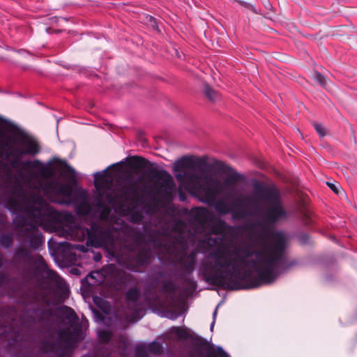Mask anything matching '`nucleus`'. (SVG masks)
<instances>
[{
  "label": "nucleus",
  "instance_id": "obj_43",
  "mask_svg": "<svg viewBox=\"0 0 357 357\" xmlns=\"http://www.w3.org/2000/svg\"><path fill=\"white\" fill-rule=\"evenodd\" d=\"M23 357H35L32 353H28L26 356Z\"/></svg>",
  "mask_w": 357,
  "mask_h": 357
},
{
  "label": "nucleus",
  "instance_id": "obj_31",
  "mask_svg": "<svg viewBox=\"0 0 357 357\" xmlns=\"http://www.w3.org/2000/svg\"><path fill=\"white\" fill-rule=\"evenodd\" d=\"M135 357H149L146 347L143 345L136 347Z\"/></svg>",
  "mask_w": 357,
  "mask_h": 357
},
{
  "label": "nucleus",
  "instance_id": "obj_4",
  "mask_svg": "<svg viewBox=\"0 0 357 357\" xmlns=\"http://www.w3.org/2000/svg\"><path fill=\"white\" fill-rule=\"evenodd\" d=\"M17 302L22 306L20 325L17 324L13 309L10 307L0 309V337L13 344L29 340L36 325L44 328H50L55 316L51 307V301L43 291L32 289L21 291Z\"/></svg>",
  "mask_w": 357,
  "mask_h": 357
},
{
  "label": "nucleus",
  "instance_id": "obj_19",
  "mask_svg": "<svg viewBox=\"0 0 357 357\" xmlns=\"http://www.w3.org/2000/svg\"><path fill=\"white\" fill-rule=\"evenodd\" d=\"M107 169L103 172H96L94 174L95 176V186L98 190L103 188L109 189L111 181H109L106 178Z\"/></svg>",
  "mask_w": 357,
  "mask_h": 357
},
{
  "label": "nucleus",
  "instance_id": "obj_42",
  "mask_svg": "<svg viewBox=\"0 0 357 357\" xmlns=\"http://www.w3.org/2000/svg\"><path fill=\"white\" fill-rule=\"evenodd\" d=\"M217 310H218V307H216V309L215 310L214 312H213V320H215V317L217 315Z\"/></svg>",
  "mask_w": 357,
  "mask_h": 357
},
{
  "label": "nucleus",
  "instance_id": "obj_5",
  "mask_svg": "<svg viewBox=\"0 0 357 357\" xmlns=\"http://www.w3.org/2000/svg\"><path fill=\"white\" fill-rule=\"evenodd\" d=\"M208 204H213L215 210L220 215L232 211L235 218H245L248 215V209L255 212L261 211L264 222L268 226L275 225L288 217L279 190L275 186L264 185L259 181L253 183L252 194L243 195L236 198L231 208L223 200Z\"/></svg>",
  "mask_w": 357,
  "mask_h": 357
},
{
  "label": "nucleus",
  "instance_id": "obj_38",
  "mask_svg": "<svg viewBox=\"0 0 357 357\" xmlns=\"http://www.w3.org/2000/svg\"><path fill=\"white\" fill-rule=\"evenodd\" d=\"M102 259V255L100 252L93 253V259L98 262Z\"/></svg>",
  "mask_w": 357,
  "mask_h": 357
},
{
  "label": "nucleus",
  "instance_id": "obj_6",
  "mask_svg": "<svg viewBox=\"0 0 357 357\" xmlns=\"http://www.w3.org/2000/svg\"><path fill=\"white\" fill-rule=\"evenodd\" d=\"M41 151L38 139L17 124L8 121L0 137V158L9 160L7 163L0 160V174L12 178V169L21 172L22 169H36L39 160L33 161L22 159L25 155L34 156Z\"/></svg>",
  "mask_w": 357,
  "mask_h": 357
},
{
  "label": "nucleus",
  "instance_id": "obj_48",
  "mask_svg": "<svg viewBox=\"0 0 357 357\" xmlns=\"http://www.w3.org/2000/svg\"><path fill=\"white\" fill-rule=\"evenodd\" d=\"M88 277H90V278H93V276L92 275V274H91V273H89V274L88 275Z\"/></svg>",
  "mask_w": 357,
  "mask_h": 357
},
{
  "label": "nucleus",
  "instance_id": "obj_28",
  "mask_svg": "<svg viewBox=\"0 0 357 357\" xmlns=\"http://www.w3.org/2000/svg\"><path fill=\"white\" fill-rule=\"evenodd\" d=\"M112 333L107 330H102L98 333L100 341L103 344L109 343L112 340Z\"/></svg>",
  "mask_w": 357,
  "mask_h": 357
},
{
  "label": "nucleus",
  "instance_id": "obj_3",
  "mask_svg": "<svg viewBox=\"0 0 357 357\" xmlns=\"http://www.w3.org/2000/svg\"><path fill=\"white\" fill-rule=\"evenodd\" d=\"M128 166L135 172H140L144 168H149L147 176L151 182V189L155 199L153 203H145L143 195H139L135 182L123 185L116 189L114 195H107V201L125 215L130 218V222L140 223L144 217L142 211L139 210L143 206L145 213L153 215L158 210V204H169L174 200L176 192V183L172 175L165 169L153 167L151 162L142 156L134 155L126 159Z\"/></svg>",
  "mask_w": 357,
  "mask_h": 357
},
{
  "label": "nucleus",
  "instance_id": "obj_11",
  "mask_svg": "<svg viewBox=\"0 0 357 357\" xmlns=\"http://www.w3.org/2000/svg\"><path fill=\"white\" fill-rule=\"evenodd\" d=\"M211 167L218 173L227 174V177L224 180V184L226 186H234L238 183L243 182L245 180L243 175L240 174L234 168L222 161L218 160H214L211 164Z\"/></svg>",
  "mask_w": 357,
  "mask_h": 357
},
{
  "label": "nucleus",
  "instance_id": "obj_46",
  "mask_svg": "<svg viewBox=\"0 0 357 357\" xmlns=\"http://www.w3.org/2000/svg\"><path fill=\"white\" fill-rule=\"evenodd\" d=\"M97 315L98 316V317H100V319H103V317L99 313L97 312Z\"/></svg>",
  "mask_w": 357,
  "mask_h": 357
},
{
  "label": "nucleus",
  "instance_id": "obj_8",
  "mask_svg": "<svg viewBox=\"0 0 357 357\" xmlns=\"http://www.w3.org/2000/svg\"><path fill=\"white\" fill-rule=\"evenodd\" d=\"M57 335L58 339L54 341H41L43 352L54 354L56 357H70L77 344L84 337L82 325L79 321L70 324V327L59 330Z\"/></svg>",
  "mask_w": 357,
  "mask_h": 357
},
{
  "label": "nucleus",
  "instance_id": "obj_17",
  "mask_svg": "<svg viewBox=\"0 0 357 357\" xmlns=\"http://www.w3.org/2000/svg\"><path fill=\"white\" fill-rule=\"evenodd\" d=\"M157 284V280L154 279L151 281L149 286L147 287L144 290L146 299L153 303H159L160 302V297L158 295L155 290Z\"/></svg>",
  "mask_w": 357,
  "mask_h": 357
},
{
  "label": "nucleus",
  "instance_id": "obj_1",
  "mask_svg": "<svg viewBox=\"0 0 357 357\" xmlns=\"http://www.w3.org/2000/svg\"><path fill=\"white\" fill-rule=\"evenodd\" d=\"M225 228L222 220L214 224L209 235L200 239L195 249L188 254L186 250L195 244L196 236L186 230L184 222L178 220L173 227L175 234L157 243L158 252L163 257L180 265L178 279L188 286L189 290L193 291L197 289V283L190 275L195 268L197 252L206 253L212 250L200 266L205 281L231 290L241 289V282L251 276L250 270L242 271L241 266L257 273L248 288L271 284L281 271L289 268L285 255L287 239L282 232H275L271 243H264L258 249H254L250 245H239L227 238L224 234Z\"/></svg>",
  "mask_w": 357,
  "mask_h": 357
},
{
  "label": "nucleus",
  "instance_id": "obj_33",
  "mask_svg": "<svg viewBox=\"0 0 357 357\" xmlns=\"http://www.w3.org/2000/svg\"><path fill=\"white\" fill-rule=\"evenodd\" d=\"M10 282V276L4 273H0V286L7 284Z\"/></svg>",
  "mask_w": 357,
  "mask_h": 357
},
{
  "label": "nucleus",
  "instance_id": "obj_40",
  "mask_svg": "<svg viewBox=\"0 0 357 357\" xmlns=\"http://www.w3.org/2000/svg\"><path fill=\"white\" fill-rule=\"evenodd\" d=\"M245 6H247L248 8H250L254 13H257L256 8L253 6H251L249 4H246Z\"/></svg>",
  "mask_w": 357,
  "mask_h": 357
},
{
  "label": "nucleus",
  "instance_id": "obj_29",
  "mask_svg": "<svg viewBox=\"0 0 357 357\" xmlns=\"http://www.w3.org/2000/svg\"><path fill=\"white\" fill-rule=\"evenodd\" d=\"M173 332L181 340H187L190 337L189 333L184 328L175 327L173 328Z\"/></svg>",
  "mask_w": 357,
  "mask_h": 357
},
{
  "label": "nucleus",
  "instance_id": "obj_49",
  "mask_svg": "<svg viewBox=\"0 0 357 357\" xmlns=\"http://www.w3.org/2000/svg\"><path fill=\"white\" fill-rule=\"evenodd\" d=\"M119 163H116V164H113L112 165H111L110 167H114L115 165H119Z\"/></svg>",
  "mask_w": 357,
  "mask_h": 357
},
{
  "label": "nucleus",
  "instance_id": "obj_10",
  "mask_svg": "<svg viewBox=\"0 0 357 357\" xmlns=\"http://www.w3.org/2000/svg\"><path fill=\"white\" fill-rule=\"evenodd\" d=\"M84 234L87 236L86 246L80 244H71L66 243V247L72 250H76L81 252H88L87 247L100 248L108 245L112 241L110 231L101 225L93 223L90 228H86Z\"/></svg>",
  "mask_w": 357,
  "mask_h": 357
},
{
  "label": "nucleus",
  "instance_id": "obj_47",
  "mask_svg": "<svg viewBox=\"0 0 357 357\" xmlns=\"http://www.w3.org/2000/svg\"><path fill=\"white\" fill-rule=\"evenodd\" d=\"M302 237H303L305 239H307L308 238L307 234H303Z\"/></svg>",
  "mask_w": 357,
  "mask_h": 357
},
{
  "label": "nucleus",
  "instance_id": "obj_44",
  "mask_svg": "<svg viewBox=\"0 0 357 357\" xmlns=\"http://www.w3.org/2000/svg\"><path fill=\"white\" fill-rule=\"evenodd\" d=\"M72 273H75V274H77L78 273V270L77 268H73L72 269Z\"/></svg>",
  "mask_w": 357,
  "mask_h": 357
},
{
  "label": "nucleus",
  "instance_id": "obj_14",
  "mask_svg": "<svg viewBox=\"0 0 357 357\" xmlns=\"http://www.w3.org/2000/svg\"><path fill=\"white\" fill-rule=\"evenodd\" d=\"M59 171L61 175L66 178L71 183L75 184L77 182L75 170L64 160L58 161Z\"/></svg>",
  "mask_w": 357,
  "mask_h": 357
},
{
  "label": "nucleus",
  "instance_id": "obj_39",
  "mask_svg": "<svg viewBox=\"0 0 357 357\" xmlns=\"http://www.w3.org/2000/svg\"><path fill=\"white\" fill-rule=\"evenodd\" d=\"M6 224V219L5 216L2 214H0V227H4Z\"/></svg>",
  "mask_w": 357,
  "mask_h": 357
},
{
  "label": "nucleus",
  "instance_id": "obj_24",
  "mask_svg": "<svg viewBox=\"0 0 357 357\" xmlns=\"http://www.w3.org/2000/svg\"><path fill=\"white\" fill-rule=\"evenodd\" d=\"M38 169V172L40 174L45 178H49L54 175V171L52 167L49 166H45L40 162V164L38 165L36 167Z\"/></svg>",
  "mask_w": 357,
  "mask_h": 357
},
{
  "label": "nucleus",
  "instance_id": "obj_20",
  "mask_svg": "<svg viewBox=\"0 0 357 357\" xmlns=\"http://www.w3.org/2000/svg\"><path fill=\"white\" fill-rule=\"evenodd\" d=\"M14 59L18 65L25 69L29 66L28 63L26 61L31 60L32 56L25 50H21L15 52Z\"/></svg>",
  "mask_w": 357,
  "mask_h": 357
},
{
  "label": "nucleus",
  "instance_id": "obj_27",
  "mask_svg": "<svg viewBox=\"0 0 357 357\" xmlns=\"http://www.w3.org/2000/svg\"><path fill=\"white\" fill-rule=\"evenodd\" d=\"M119 279L121 283L124 285L134 284L136 281V278L133 275L125 272L119 275Z\"/></svg>",
  "mask_w": 357,
  "mask_h": 357
},
{
  "label": "nucleus",
  "instance_id": "obj_37",
  "mask_svg": "<svg viewBox=\"0 0 357 357\" xmlns=\"http://www.w3.org/2000/svg\"><path fill=\"white\" fill-rule=\"evenodd\" d=\"M110 213V209L107 206H104L103 211L102 212V217L107 218Z\"/></svg>",
  "mask_w": 357,
  "mask_h": 357
},
{
  "label": "nucleus",
  "instance_id": "obj_21",
  "mask_svg": "<svg viewBox=\"0 0 357 357\" xmlns=\"http://www.w3.org/2000/svg\"><path fill=\"white\" fill-rule=\"evenodd\" d=\"M81 197L82 200L79 204H77L76 211L79 215H86L90 213L91 211V206L89 202L86 200L84 193H82Z\"/></svg>",
  "mask_w": 357,
  "mask_h": 357
},
{
  "label": "nucleus",
  "instance_id": "obj_13",
  "mask_svg": "<svg viewBox=\"0 0 357 357\" xmlns=\"http://www.w3.org/2000/svg\"><path fill=\"white\" fill-rule=\"evenodd\" d=\"M45 189L56 197L62 196V200L56 202L61 204L70 203V199L73 194V187L69 184H61L58 181H50L45 185Z\"/></svg>",
  "mask_w": 357,
  "mask_h": 357
},
{
  "label": "nucleus",
  "instance_id": "obj_30",
  "mask_svg": "<svg viewBox=\"0 0 357 357\" xmlns=\"http://www.w3.org/2000/svg\"><path fill=\"white\" fill-rule=\"evenodd\" d=\"M312 77L313 79L317 82L322 87L326 86V78L321 73L314 71Z\"/></svg>",
  "mask_w": 357,
  "mask_h": 357
},
{
  "label": "nucleus",
  "instance_id": "obj_26",
  "mask_svg": "<svg viewBox=\"0 0 357 357\" xmlns=\"http://www.w3.org/2000/svg\"><path fill=\"white\" fill-rule=\"evenodd\" d=\"M146 349L150 353L155 355H160L163 351V347L162 344L156 341L151 342L148 345Z\"/></svg>",
  "mask_w": 357,
  "mask_h": 357
},
{
  "label": "nucleus",
  "instance_id": "obj_41",
  "mask_svg": "<svg viewBox=\"0 0 357 357\" xmlns=\"http://www.w3.org/2000/svg\"><path fill=\"white\" fill-rule=\"evenodd\" d=\"M179 198L181 201H184L185 199V195L183 192H180Z\"/></svg>",
  "mask_w": 357,
  "mask_h": 357
},
{
  "label": "nucleus",
  "instance_id": "obj_32",
  "mask_svg": "<svg viewBox=\"0 0 357 357\" xmlns=\"http://www.w3.org/2000/svg\"><path fill=\"white\" fill-rule=\"evenodd\" d=\"M312 125L320 137H324L326 135L325 128L322 124L313 123Z\"/></svg>",
  "mask_w": 357,
  "mask_h": 357
},
{
  "label": "nucleus",
  "instance_id": "obj_16",
  "mask_svg": "<svg viewBox=\"0 0 357 357\" xmlns=\"http://www.w3.org/2000/svg\"><path fill=\"white\" fill-rule=\"evenodd\" d=\"M199 344L205 346L204 349L206 350L205 357H229V354L223 350L221 347H214L209 344L207 341L204 339H199Z\"/></svg>",
  "mask_w": 357,
  "mask_h": 357
},
{
  "label": "nucleus",
  "instance_id": "obj_7",
  "mask_svg": "<svg viewBox=\"0 0 357 357\" xmlns=\"http://www.w3.org/2000/svg\"><path fill=\"white\" fill-rule=\"evenodd\" d=\"M207 165L204 157L183 156L174 163L173 171L178 182H185L202 202L211 204L222 190L221 181L211 176L187 171Z\"/></svg>",
  "mask_w": 357,
  "mask_h": 357
},
{
  "label": "nucleus",
  "instance_id": "obj_2",
  "mask_svg": "<svg viewBox=\"0 0 357 357\" xmlns=\"http://www.w3.org/2000/svg\"><path fill=\"white\" fill-rule=\"evenodd\" d=\"M4 197L9 210L13 213H24L31 219L19 214L13 220L21 245L14 250L12 264L24 274L47 273L50 277L54 275L55 272L48 268L43 257L33 255L31 250H38L44 243L38 225L55 227L61 221V213L49 206L40 195L24 189L17 180L4 189Z\"/></svg>",
  "mask_w": 357,
  "mask_h": 357
},
{
  "label": "nucleus",
  "instance_id": "obj_12",
  "mask_svg": "<svg viewBox=\"0 0 357 357\" xmlns=\"http://www.w3.org/2000/svg\"><path fill=\"white\" fill-rule=\"evenodd\" d=\"M125 302L128 309L132 312V320L139 319L142 307L139 303L141 296L139 289L135 286L130 287L125 292Z\"/></svg>",
  "mask_w": 357,
  "mask_h": 357
},
{
  "label": "nucleus",
  "instance_id": "obj_9",
  "mask_svg": "<svg viewBox=\"0 0 357 357\" xmlns=\"http://www.w3.org/2000/svg\"><path fill=\"white\" fill-rule=\"evenodd\" d=\"M151 258L150 248L135 246L128 249L124 255L119 257L117 262L131 271L142 273L150 264Z\"/></svg>",
  "mask_w": 357,
  "mask_h": 357
},
{
  "label": "nucleus",
  "instance_id": "obj_22",
  "mask_svg": "<svg viewBox=\"0 0 357 357\" xmlns=\"http://www.w3.org/2000/svg\"><path fill=\"white\" fill-rule=\"evenodd\" d=\"M14 242V235L12 232L0 234V245L4 249L10 248Z\"/></svg>",
  "mask_w": 357,
  "mask_h": 357
},
{
  "label": "nucleus",
  "instance_id": "obj_15",
  "mask_svg": "<svg viewBox=\"0 0 357 357\" xmlns=\"http://www.w3.org/2000/svg\"><path fill=\"white\" fill-rule=\"evenodd\" d=\"M194 220L202 229L205 228L210 220V213L205 208H195L192 210Z\"/></svg>",
  "mask_w": 357,
  "mask_h": 357
},
{
  "label": "nucleus",
  "instance_id": "obj_23",
  "mask_svg": "<svg viewBox=\"0 0 357 357\" xmlns=\"http://www.w3.org/2000/svg\"><path fill=\"white\" fill-rule=\"evenodd\" d=\"M177 288L174 282L171 280H165L162 282V287L160 291L164 294H168L170 296L175 294Z\"/></svg>",
  "mask_w": 357,
  "mask_h": 357
},
{
  "label": "nucleus",
  "instance_id": "obj_18",
  "mask_svg": "<svg viewBox=\"0 0 357 357\" xmlns=\"http://www.w3.org/2000/svg\"><path fill=\"white\" fill-rule=\"evenodd\" d=\"M58 311L62 317L68 321L70 324L79 321V317L72 307L62 305L58 309Z\"/></svg>",
  "mask_w": 357,
  "mask_h": 357
},
{
  "label": "nucleus",
  "instance_id": "obj_45",
  "mask_svg": "<svg viewBox=\"0 0 357 357\" xmlns=\"http://www.w3.org/2000/svg\"><path fill=\"white\" fill-rule=\"evenodd\" d=\"M214 324H215V320H213V323L211 324V330L212 331L213 328V326H214Z\"/></svg>",
  "mask_w": 357,
  "mask_h": 357
},
{
  "label": "nucleus",
  "instance_id": "obj_25",
  "mask_svg": "<svg viewBox=\"0 0 357 357\" xmlns=\"http://www.w3.org/2000/svg\"><path fill=\"white\" fill-rule=\"evenodd\" d=\"M204 93L207 98L211 102H215L220 98L219 93L208 84L205 86Z\"/></svg>",
  "mask_w": 357,
  "mask_h": 357
},
{
  "label": "nucleus",
  "instance_id": "obj_34",
  "mask_svg": "<svg viewBox=\"0 0 357 357\" xmlns=\"http://www.w3.org/2000/svg\"><path fill=\"white\" fill-rule=\"evenodd\" d=\"M326 184L330 188V189L333 190L336 195L340 194L339 185L337 184L330 182H327Z\"/></svg>",
  "mask_w": 357,
  "mask_h": 357
},
{
  "label": "nucleus",
  "instance_id": "obj_36",
  "mask_svg": "<svg viewBox=\"0 0 357 357\" xmlns=\"http://www.w3.org/2000/svg\"><path fill=\"white\" fill-rule=\"evenodd\" d=\"M8 121V120L1 119L0 121V137L3 135V130L6 126V122Z\"/></svg>",
  "mask_w": 357,
  "mask_h": 357
},
{
  "label": "nucleus",
  "instance_id": "obj_35",
  "mask_svg": "<svg viewBox=\"0 0 357 357\" xmlns=\"http://www.w3.org/2000/svg\"><path fill=\"white\" fill-rule=\"evenodd\" d=\"M148 21L151 23V25L154 29H158L157 23L155 19L152 16L146 17Z\"/></svg>",
  "mask_w": 357,
  "mask_h": 357
}]
</instances>
